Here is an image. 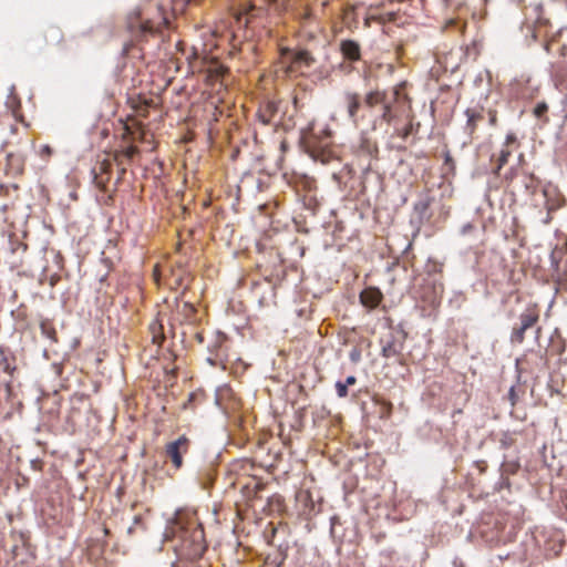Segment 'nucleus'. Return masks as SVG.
Listing matches in <instances>:
<instances>
[{"instance_id":"19","label":"nucleus","mask_w":567,"mask_h":567,"mask_svg":"<svg viewBox=\"0 0 567 567\" xmlns=\"http://www.w3.org/2000/svg\"><path fill=\"white\" fill-rule=\"evenodd\" d=\"M523 186L528 194H534L538 188V179L533 174H524L522 179Z\"/></svg>"},{"instance_id":"8","label":"nucleus","mask_w":567,"mask_h":567,"mask_svg":"<svg viewBox=\"0 0 567 567\" xmlns=\"http://www.w3.org/2000/svg\"><path fill=\"white\" fill-rule=\"evenodd\" d=\"M518 146L519 143L517 141L516 135L514 133H508L502 146V150L499 151V154L496 158V165L493 169V173L495 175H499L501 169L507 164L513 151L518 148Z\"/></svg>"},{"instance_id":"39","label":"nucleus","mask_w":567,"mask_h":567,"mask_svg":"<svg viewBox=\"0 0 567 567\" xmlns=\"http://www.w3.org/2000/svg\"><path fill=\"white\" fill-rule=\"evenodd\" d=\"M553 209H556L555 206H548V210H553Z\"/></svg>"},{"instance_id":"5","label":"nucleus","mask_w":567,"mask_h":567,"mask_svg":"<svg viewBox=\"0 0 567 567\" xmlns=\"http://www.w3.org/2000/svg\"><path fill=\"white\" fill-rule=\"evenodd\" d=\"M519 323L514 326L511 333V342L520 344L525 340V332L539 320V309L536 305L527 307L519 315Z\"/></svg>"},{"instance_id":"23","label":"nucleus","mask_w":567,"mask_h":567,"mask_svg":"<svg viewBox=\"0 0 567 567\" xmlns=\"http://www.w3.org/2000/svg\"><path fill=\"white\" fill-rule=\"evenodd\" d=\"M11 190L17 193L19 190V186L17 184H11V185L0 184V196L1 197L10 196Z\"/></svg>"},{"instance_id":"2","label":"nucleus","mask_w":567,"mask_h":567,"mask_svg":"<svg viewBox=\"0 0 567 567\" xmlns=\"http://www.w3.org/2000/svg\"><path fill=\"white\" fill-rule=\"evenodd\" d=\"M168 19L161 4L147 3L132 11L126 18V29L133 41H146L161 32Z\"/></svg>"},{"instance_id":"27","label":"nucleus","mask_w":567,"mask_h":567,"mask_svg":"<svg viewBox=\"0 0 567 567\" xmlns=\"http://www.w3.org/2000/svg\"><path fill=\"white\" fill-rule=\"evenodd\" d=\"M197 398H198V395H197L196 393H194V392H193V393H190V394L188 395L187 401L183 403V406H182V408H183L184 410L194 409V405H193V404H194V402L196 401V399H197Z\"/></svg>"},{"instance_id":"1","label":"nucleus","mask_w":567,"mask_h":567,"mask_svg":"<svg viewBox=\"0 0 567 567\" xmlns=\"http://www.w3.org/2000/svg\"><path fill=\"white\" fill-rule=\"evenodd\" d=\"M165 535L176 542L175 550L181 558L196 560L206 550L203 527L195 518H189L184 514L177 515L166 528Z\"/></svg>"},{"instance_id":"37","label":"nucleus","mask_w":567,"mask_h":567,"mask_svg":"<svg viewBox=\"0 0 567 567\" xmlns=\"http://www.w3.org/2000/svg\"><path fill=\"white\" fill-rule=\"evenodd\" d=\"M255 488H256V489H260V484H259V483H256V484H255Z\"/></svg>"},{"instance_id":"6","label":"nucleus","mask_w":567,"mask_h":567,"mask_svg":"<svg viewBox=\"0 0 567 567\" xmlns=\"http://www.w3.org/2000/svg\"><path fill=\"white\" fill-rule=\"evenodd\" d=\"M189 447L190 440L186 435H181L177 440L166 444L165 454L176 470L183 466V455L188 453Z\"/></svg>"},{"instance_id":"32","label":"nucleus","mask_w":567,"mask_h":567,"mask_svg":"<svg viewBox=\"0 0 567 567\" xmlns=\"http://www.w3.org/2000/svg\"><path fill=\"white\" fill-rule=\"evenodd\" d=\"M377 20V18L374 16H370V17H367L364 19V27L365 28H370L371 27V22Z\"/></svg>"},{"instance_id":"40","label":"nucleus","mask_w":567,"mask_h":567,"mask_svg":"<svg viewBox=\"0 0 567 567\" xmlns=\"http://www.w3.org/2000/svg\"><path fill=\"white\" fill-rule=\"evenodd\" d=\"M540 330H542V328H540V327H538V328H537V330H536L537 334H539V333H540Z\"/></svg>"},{"instance_id":"29","label":"nucleus","mask_w":567,"mask_h":567,"mask_svg":"<svg viewBox=\"0 0 567 567\" xmlns=\"http://www.w3.org/2000/svg\"><path fill=\"white\" fill-rule=\"evenodd\" d=\"M52 152L53 151L49 145H42L39 151L41 157L43 158H49L52 155Z\"/></svg>"},{"instance_id":"12","label":"nucleus","mask_w":567,"mask_h":567,"mask_svg":"<svg viewBox=\"0 0 567 567\" xmlns=\"http://www.w3.org/2000/svg\"><path fill=\"white\" fill-rule=\"evenodd\" d=\"M279 111V104L276 101L267 100L262 104H260L257 111V118L264 125H269L275 123V118Z\"/></svg>"},{"instance_id":"31","label":"nucleus","mask_w":567,"mask_h":567,"mask_svg":"<svg viewBox=\"0 0 567 567\" xmlns=\"http://www.w3.org/2000/svg\"><path fill=\"white\" fill-rule=\"evenodd\" d=\"M159 269H158V266L156 265L154 267V270H153V277H154V280L158 284L159 282Z\"/></svg>"},{"instance_id":"22","label":"nucleus","mask_w":567,"mask_h":567,"mask_svg":"<svg viewBox=\"0 0 567 567\" xmlns=\"http://www.w3.org/2000/svg\"><path fill=\"white\" fill-rule=\"evenodd\" d=\"M548 112V105L546 102H539L537 103V105L534 107V111H533V114L538 117V118H542L543 116L546 115V113Z\"/></svg>"},{"instance_id":"7","label":"nucleus","mask_w":567,"mask_h":567,"mask_svg":"<svg viewBox=\"0 0 567 567\" xmlns=\"http://www.w3.org/2000/svg\"><path fill=\"white\" fill-rule=\"evenodd\" d=\"M342 104L348 114L349 120L354 125H358L359 111L361 106L364 104V97L362 99L361 94L355 91L347 90L342 94Z\"/></svg>"},{"instance_id":"42","label":"nucleus","mask_w":567,"mask_h":567,"mask_svg":"<svg viewBox=\"0 0 567 567\" xmlns=\"http://www.w3.org/2000/svg\"><path fill=\"white\" fill-rule=\"evenodd\" d=\"M523 158H524V155H523V154H520V155H519V161H523Z\"/></svg>"},{"instance_id":"24","label":"nucleus","mask_w":567,"mask_h":567,"mask_svg":"<svg viewBox=\"0 0 567 567\" xmlns=\"http://www.w3.org/2000/svg\"><path fill=\"white\" fill-rule=\"evenodd\" d=\"M413 132V122L412 120L409 121V123L398 132V135L402 137L403 140L408 138Z\"/></svg>"},{"instance_id":"28","label":"nucleus","mask_w":567,"mask_h":567,"mask_svg":"<svg viewBox=\"0 0 567 567\" xmlns=\"http://www.w3.org/2000/svg\"><path fill=\"white\" fill-rule=\"evenodd\" d=\"M487 116H488V122L492 126H495L497 124V112L495 110H488L486 112Z\"/></svg>"},{"instance_id":"10","label":"nucleus","mask_w":567,"mask_h":567,"mask_svg":"<svg viewBox=\"0 0 567 567\" xmlns=\"http://www.w3.org/2000/svg\"><path fill=\"white\" fill-rule=\"evenodd\" d=\"M404 347L403 339H399L393 334H390L389 338L381 340V354L386 359H398L402 357V351Z\"/></svg>"},{"instance_id":"11","label":"nucleus","mask_w":567,"mask_h":567,"mask_svg":"<svg viewBox=\"0 0 567 567\" xmlns=\"http://www.w3.org/2000/svg\"><path fill=\"white\" fill-rule=\"evenodd\" d=\"M111 169L112 162L109 158H104L103 161L99 162L92 171L94 184L101 190L106 189V185L111 178Z\"/></svg>"},{"instance_id":"3","label":"nucleus","mask_w":567,"mask_h":567,"mask_svg":"<svg viewBox=\"0 0 567 567\" xmlns=\"http://www.w3.org/2000/svg\"><path fill=\"white\" fill-rule=\"evenodd\" d=\"M404 84L401 83L393 89V101H389L386 99V92L380 90L369 91L364 95V105L369 109L375 107L377 105H382L381 120L388 124H390L394 120V113L392 110V103L400 99L401 90Z\"/></svg>"},{"instance_id":"41","label":"nucleus","mask_w":567,"mask_h":567,"mask_svg":"<svg viewBox=\"0 0 567 567\" xmlns=\"http://www.w3.org/2000/svg\"><path fill=\"white\" fill-rule=\"evenodd\" d=\"M104 534L107 535L109 534V529L107 528H104Z\"/></svg>"},{"instance_id":"16","label":"nucleus","mask_w":567,"mask_h":567,"mask_svg":"<svg viewBox=\"0 0 567 567\" xmlns=\"http://www.w3.org/2000/svg\"><path fill=\"white\" fill-rule=\"evenodd\" d=\"M359 298L362 306L369 309H374L381 303L383 295L379 288L368 287L361 291Z\"/></svg>"},{"instance_id":"38","label":"nucleus","mask_w":567,"mask_h":567,"mask_svg":"<svg viewBox=\"0 0 567 567\" xmlns=\"http://www.w3.org/2000/svg\"><path fill=\"white\" fill-rule=\"evenodd\" d=\"M133 530H134V527H133V526H131V527L128 528V534H132V533H133Z\"/></svg>"},{"instance_id":"35","label":"nucleus","mask_w":567,"mask_h":567,"mask_svg":"<svg viewBox=\"0 0 567 567\" xmlns=\"http://www.w3.org/2000/svg\"><path fill=\"white\" fill-rule=\"evenodd\" d=\"M560 55H561V56H567V43H566V42H564V43L561 44V48H560Z\"/></svg>"},{"instance_id":"17","label":"nucleus","mask_w":567,"mask_h":567,"mask_svg":"<svg viewBox=\"0 0 567 567\" xmlns=\"http://www.w3.org/2000/svg\"><path fill=\"white\" fill-rule=\"evenodd\" d=\"M551 78L557 87L563 86L567 82V64L557 62L551 65Z\"/></svg>"},{"instance_id":"33","label":"nucleus","mask_w":567,"mask_h":567,"mask_svg":"<svg viewBox=\"0 0 567 567\" xmlns=\"http://www.w3.org/2000/svg\"><path fill=\"white\" fill-rule=\"evenodd\" d=\"M355 382H357L355 377H353V375H349V377L346 379V382H343V383H344V384H347V386H348V385H353V384H355Z\"/></svg>"},{"instance_id":"21","label":"nucleus","mask_w":567,"mask_h":567,"mask_svg":"<svg viewBox=\"0 0 567 567\" xmlns=\"http://www.w3.org/2000/svg\"><path fill=\"white\" fill-rule=\"evenodd\" d=\"M432 204V198L430 197H424L420 200H417L414 205V210L421 216H425V214L427 213L430 206Z\"/></svg>"},{"instance_id":"14","label":"nucleus","mask_w":567,"mask_h":567,"mask_svg":"<svg viewBox=\"0 0 567 567\" xmlns=\"http://www.w3.org/2000/svg\"><path fill=\"white\" fill-rule=\"evenodd\" d=\"M339 49L344 60L349 62L361 60V45L358 41L351 39L341 40Z\"/></svg>"},{"instance_id":"13","label":"nucleus","mask_w":567,"mask_h":567,"mask_svg":"<svg viewBox=\"0 0 567 567\" xmlns=\"http://www.w3.org/2000/svg\"><path fill=\"white\" fill-rule=\"evenodd\" d=\"M227 75L228 69L218 61H213L206 70V82L209 85H215L217 83L223 85Z\"/></svg>"},{"instance_id":"34","label":"nucleus","mask_w":567,"mask_h":567,"mask_svg":"<svg viewBox=\"0 0 567 567\" xmlns=\"http://www.w3.org/2000/svg\"><path fill=\"white\" fill-rule=\"evenodd\" d=\"M555 41H556V40L553 38L551 40H549V41H547V42L545 43V50H546L547 52H550V51H551V45L554 44V42H555Z\"/></svg>"},{"instance_id":"25","label":"nucleus","mask_w":567,"mask_h":567,"mask_svg":"<svg viewBox=\"0 0 567 567\" xmlns=\"http://www.w3.org/2000/svg\"><path fill=\"white\" fill-rule=\"evenodd\" d=\"M336 390H337L338 396H340V398H346L348 395V386H347V384H344L341 381H338L336 383Z\"/></svg>"},{"instance_id":"36","label":"nucleus","mask_w":567,"mask_h":567,"mask_svg":"<svg viewBox=\"0 0 567 567\" xmlns=\"http://www.w3.org/2000/svg\"><path fill=\"white\" fill-rule=\"evenodd\" d=\"M140 523H142L141 517L140 516H135L134 517V524H140Z\"/></svg>"},{"instance_id":"9","label":"nucleus","mask_w":567,"mask_h":567,"mask_svg":"<svg viewBox=\"0 0 567 567\" xmlns=\"http://www.w3.org/2000/svg\"><path fill=\"white\" fill-rule=\"evenodd\" d=\"M227 341V337L224 333H218L213 346L209 347L213 357H209L207 361L213 367H220L226 369L227 363V351L224 344Z\"/></svg>"},{"instance_id":"15","label":"nucleus","mask_w":567,"mask_h":567,"mask_svg":"<svg viewBox=\"0 0 567 567\" xmlns=\"http://www.w3.org/2000/svg\"><path fill=\"white\" fill-rule=\"evenodd\" d=\"M465 115L467 116L465 131L470 136H473L478 123L485 118V110L482 106L470 107L465 111Z\"/></svg>"},{"instance_id":"4","label":"nucleus","mask_w":567,"mask_h":567,"mask_svg":"<svg viewBox=\"0 0 567 567\" xmlns=\"http://www.w3.org/2000/svg\"><path fill=\"white\" fill-rule=\"evenodd\" d=\"M316 62L315 56L307 50L292 52L288 49L281 51V61L284 73L292 76L302 73L305 68H310Z\"/></svg>"},{"instance_id":"18","label":"nucleus","mask_w":567,"mask_h":567,"mask_svg":"<svg viewBox=\"0 0 567 567\" xmlns=\"http://www.w3.org/2000/svg\"><path fill=\"white\" fill-rule=\"evenodd\" d=\"M148 330L152 336V342L154 344L161 346L165 340L164 327L162 321L158 318L154 319L150 323Z\"/></svg>"},{"instance_id":"26","label":"nucleus","mask_w":567,"mask_h":567,"mask_svg":"<svg viewBox=\"0 0 567 567\" xmlns=\"http://www.w3.org/2000/svg\"><path fill=\"white\" fill-rule=\"evenodd\" d=\"M444 165L447 166L452 172L455 169V162L449 151L444 153Z\"/></svg>"},{"instance_id":"20","label":"nucleus","mask_w":567,"mask_h":567,"mask_svg":"<svg viewBox=\"0 0 567 567\" xmlns=\"http://www.w3.org/2000/svg\"><path fill=\"white\" fill-rule=\"evenodd\" d=\"M40 329H41V333L47 337L48 339L52 340V341H56V331L53 327V324L48 321V320H44L40 323Z\"/></svg>"},{"instance_id":"30","label":"nucleus","mask_w":567,"mask_h":567,"mask_svg":"<svg viewBox=\"0 0 567 567\" xmlns=\"http://www.w3.org/2000/svg\"><path fill=\"white\" fill-rule=\"evenodd\" d=\"M137 152H138V150L136 146H128L125 150V155H126V157L132 158Z\"/></svg>"}]
</instances>
